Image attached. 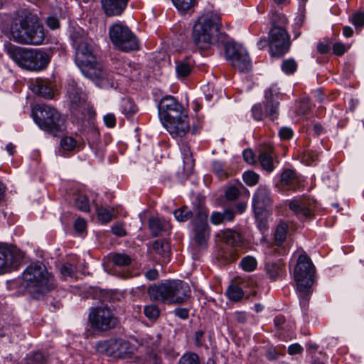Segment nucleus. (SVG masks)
<instances>
[{"label":"nucleus","mask_w":364,"mask_h":364,"mask_svg":"<svg viewBox=\"0 0 364 364\" xmlns=\"http://www.w3.org/2000/svg\"><path fill=\"white\" fill-rule=\"evenodd\" d=\"M75 48V62L84 76L92 80L102 79L105 71L98 61V48L85 35L76 31L71 34Z\"/></svg>","instance_id":"obj_1"},{"label":"nucleus","mask_w":364,"mask_h":364,"mask_svg":"<svg viewBox=\"0 0 364 364\" xmlns=\"http://www.w3.org/2000/svg\"><path fill=\"white\" fill-rule=\"evenodd\" d=\"M316 268L306 252L301 253L294 269V280L301 309L306 310L313 292Z\"/></svg>","instance_id":"obj_2"},{"label":"nucleus","mask_w":364,"mask_h":364,"mask_svg":"<svg viewBox=\"0 0 364 364\" xmlns=\"http://www.w3.org/2000/svg\"><path fill=\"white\" fill-rule=\"evenodd\" d=\"M220 26V16L215 11L203 13L193 26L192 37L194 43L202 49L216 44Z\"/></svg>","instance_id":"obj_3"},{"label":"nucleus","mask_w":364,"mask_h":364,"mask_svg":"<svg viewBox=\"0 0 364 364\" xmlns=\"http://www.w3.org/2000/svg\"><path fill=\"white\" fill-rule=\"evenodd\" d=\"M14 40L21 44L41 45L45 40L43 24L36 14H28L11 26Z\"/></svg>","instance_id":"obj_4"},{"label":"nucleus","mask_w":364,"mask_h":364,"mask_svg":"<svg viewBox=\"0 0 364 364\" xmlns=\"http://www.w3.org/2000/svg\"><path fill=\"white\" fill-rule=\"evenodd\" d=\"M150 299L164 304H182L191 295L188 284L181 280H167L159 284H153L148 288Z\"/></svg>","instance_id":"obj_5"},{"label":"nucleus","mask_w":364,"mask_h":364,"mask_svg":"<svg viewBox=\"0 0 364 364\" xmlns=\"http://www.w3.org/2000/svg\"><path fill=\"white\" fill-rule=\"evenodd\" d=\"M6 51L20 67L31 71L45 70L51 59V52L42 49H28L11 45Z\"/></svg>","instance_id":"obj_6"},{"label":"nucleus","mask_w":364,"mask_h":364,"mask_svg":"<svg viewBox=\"0 0 364 364\" xmlns=\"http://www.w3.org/2000/svg\"><path fill=\"white\" fill-rule=\"evenodd\" d=\"M53 284V277L40 262L31 263L22 273L21 286L31 294H43Z\"/></svg>","instance_id":"obj_7"},{"label":"nucleus","mask_w":364,"mask_h":364,"mask_svg":"<svg viewBox=\"0 0 364 364\" xmlns=\"http://www.w3.org/2000/svg\"><path fill=\"white\" fill-rule=\"evenodd\" d=\"M35 122L49 133L56 134L63 129L65 119L54 107L48 105H38L32 111Z\"/></svg>","instance_id":"obj_8"},{"label":"nucleus","mask_w":364,"mask_h":364,"mask_svg":"<svg viewBox=\"0 0 364 364\" xmlns=\"http://www.w3.org/2000/svg\"><path fill=\"white\" fill-rule=\"evenodd\" d=\"M109 37L114 47L122 52L129 53L139 49V41L129 26L117 21L109 28Z\"/></svg>","instance_id":"obj_9"},{"label":"nucleus","mask_w":364,"mask_h":364,"mask_svg":"<svg viewBox=\"0 0 364 364\" xmlns=\"http://www.w3.org/2000/svg\"><path fill=\"white\" fill-rule=\"evenodd\" d=\"M225 55L232 65L240 73H247L252 69V63L246 49L233 42L225 45Z\"/></svg>","instance_id":"obj_10"},{"label":"nucleus","mask_w":364,"mask_h":364,"mask_svg":"<svg viewBox=\"0 0 364 364\" xmlns=\"http://www.w3.org/2000/svg\"><path fill=\"white\" fill-rule=\"evenodd\" d=\"M268 38L271 55L279 58L289 50L291 46L290 36L286 28L272 27L269 32Z\"/></svg>","instance_id":"obj_11"},{"label":"nucleus","mask_w":364,"mask_h":364,"mask_svg":"<svg viewBox=\"0 0 364 364\" xmlns=\"http://www.w3.org/2000/svg\"><path fill=\"white\" fill-rule=\"evenodd\" d=\"M272 203L270 189L265 186H259L252 197V208L256 219L261 223L265 220Z\"/></svg>","instance_id":"obj_12"},{"label":"nucleus","mask_w":364,"mask_h":364,"mask_svg":"<svg viewBox=\"0 0 364 364\" xmlns=\"http://www.w3.org/2000/svg\"><path fill=\"white\" fill-rule=\"evenodd\" d=\"M89 321L92 328L105 331L114 327L117 318L107 306L94 308L89 314Z\"/></svg>","instance_id":"obj_13"},{"label":"nucleus","mask_w":364,"mask_h":364,"mask_svg":"<svg viewBox=\"0 0 364 364\" xmlns=\"http://www.w3.org/2000/svg\"><path fill=\"white\" fill-rule=\"evenodd\" d=\"M68 100L70 109L73 114L84 115V112L87 107L86 95L81 87H78L76 82L71 80L67 87Z\"/></svg>","instance_id":"obj_14"},{"label":"nucleus","mask_w":364,"mask_h":364,"mask_svg":"<svg viewBox=\"0 0 364 364\" xmlns=\"http://www.w3.org/2000/svg\"><path fill=\"white\" fill-rule=\"evenodd\" d=\"M158 108L159 116L162 124L187 112L183 105L170 95L165 96L160 100Z\"/></svg>","instance_id":"obj_15"},{"label":"nucleus","mask_w":364,"mask_h":364,"mask_svg":"<svg viewBox=\"0 0 364 364\" xmlns=\"http://www.w3.org/2000/svg\"><path fill=\"white\" fill-rule=\"evenodd\" d=\"M162 124L173 137H183L191 129L187 112L169 119Z\"/></svg>","instance_id":"obj_16"},{"label":"nucleus","mask_w":364,"mask_h":364,"mask_svg":"<svg viewBox=\"0 0 364 364\" xmlns=\"http://www.w3.org/2000/svg\"><path fill=\"white\" fill-rule=\"evenodd\" d=\"M289 207L298 217L309 218L315 207L314 202L309 198H295L289 202Z\"/></svg>","instance_id":"obj_17"},{"label":"nucleus","mask_w":364,"mask_h":364,"mask_svg":"<svg viewBox=\"0 0 364 364\" xmlns=\"http://www.w3.org/2000/svg\"><path fill=\"white\" fill-rule=\"evenodd\" d=\"M192 226V241L193 244L200 249L207 247L210 238V228L208 223L191 224Z\"/></svg>","instance_id":"obj_18"},{"label":"nucleus","mask_w":364,"mask_h":364,"mask_svg":"<svg viewBox=\"0 0 364 364\" xmlns=\"http://www.w3.org/2000/svg\"><path fill=\"white\" fill-rule=\"evenodd\" d=\"M127 344V342L121 339H110L98 342L96 344V349L102 354L109 356H119L122 353L121 348Z\"/></svg>","instance_id":"obj_19"},{"label":"nucleus","mask_w":364,"mask_h":364,"mask_svg":"<svg viewBox=\"0 0 364 364\" xmlns=\"http://www.w3.org/2000/svg\"><path fill=\"white\" fill-rule=\"evenodd\" d=\"M20 262L11 251L0 244V274L18 267Z\"/></svg>","instance_id":"obj_20"},{"label":"nucleus","mask_w":364,"mask_h":364,"mask_svg":"<svg viewBox=\"0 0 364 364\" xmlns=\"http://www.w3.org/2000/svg\"><path fill=\"white\" fill-rule=\"evenodd\" d=\"M111 60L113 68L118 74L129 78H133L139 75L138 65L119 58H113Z\"/></svg>","instance_id":"obj_21"},{"label":"nucleus","mask_w":364,"mask_h":364,"mask_svg":"<svg viewBox=\"0 0 364 364\" xmlns=\"http://www.w3.org/2000/svg\"><path fill=\"white\" fill-rule=\"evenodd\" d=\"M129 0H100L101 8L108 17L120 16L127 9Z\"/></svg>","instance_id":"obj_22"},{"label":"nucleus","mask_w":364,"mask_h":364,"mask_svg":"<svg viewBox=\"0 0 364 364\" xmlns=\"http://www.w3.org/2000/svg\"><path fill=\"white\" fill-rule=\"evenodd\" d=\"M191 224L208 223V211L205 203L200 199H196L192 203Z\"/></svg>","instance_id":"obj_23"},{"label":"nucleus","mask_w":364,"mask_h":364,"mask_svg":"<svg viewBox=\"0 0 364 364\" xmlns=\"http://www.w3.org/2000/svg\"><path fill=\"white\" fill-rule=\"evenodd\" d=\"M266 112L271 120H274L277 118L279 102L274 97L272 89H269L265 91Z\"/></svg>","instance_id":"obj_24"},{"label":"nucleus","mask_w":364,"mask_h":364,"mask_svg":"<svg viewBox=\"0 0 364 364\" xmlns=\"http://www.w3.org/2000/svg\"><path fill=\"white\" fill-rule=\"evenodd\" d=\"M149 227L151 235L153 237H157L162 232L168 230L170 228V225L164 219L153 217L150 218L149 220Z\"/></svg>","instance_id":"obj_25"},{"label":"nucleus","mask_w":364,"mask_h":364,"mask_svg":"<svg viewBox=\"0 0 364 364\" xmlns=\"http://www.w3.org/2000/svg\"><path fill=\"white\" fill-rule=\"evenodd\" d=\"M109 259L114 265L121 268L127 267L132 262V257L124 252L110 253Z\"/></svg>","instance_id":"obj_26"},{"label":"nucleus","mask_w":364,"mask_h":364,"mask_svg":"<svg viewBox=\"0 0 364 364\" xmlns=\"http://www.w3.org/2000/svg\"><path fill=\"white\" fill-rule=\"evenodd\" d=\"M193 63L189 58L176 62V72L178 77H186L188 76L193 69Z\"/></svg>","instance_id":"obj_27"},{"label":"nucleus","mask_w":364,"mask_h":364,"mask_svg":"<svg viewBox=\"0 0 364 364\" xmlns=\"http://www.w3.org/2000/svg\"><path fill=\"white\" fill-rule=\"evenodd\" d=\"M183 162V171L185 173H192L194 168V160L192 156L190 148L186 145H183L181 148Z\"/></svg>","instance_id":"obj_28"},{"label":"nucleus","mask_w":364,"mask_h":364,"mask_svg":"<svg viewBox=\"0 0 364 364\" xmlns=\"http://www.w3.org/2000/svg\"><path fill=\"white\" fill-rule=\"evenodd\" d=\"M235 217V213L230 210H225L223 213L213 212L210 218V222L213 225H219L223 221H231Z\"/></svg>","instance_id":"obj_29"},{"label":"nucleus","mask_w":364,"mask_h":364,"mask_svg":"<svg viewBox=\"0 0 364 364\" xmlns=\"http://www.w3.org/2000/svg\"><path fill=\"white\" fill-rule=\"evenodd\" d=\"M265 269L269 278L275 281L280 277L283 271V265L280 262H268L265 265Z\"/></svg>","instance_id":"obj_30"},{"label":"nucleus","mask_w":364,"mask_h":364,"mask_svg":"<svg viewBox=\"0 0 364 364\" xmlns=\"http://www.w3.org/2000/svg\"><path fill=\"white\" fill-rule=\"evenodd\" d=\"M262 168L267 172H272L274 168L272 155L270 151H262L258 157Z\"/></svg>","instance_id":"obj_31"},{"label":"nucleus","mask_w":364,"mask_h":364,"mask_svg":"<svg viewBox=\"0 0 364 364\" xmlns=\"http://www.w3.org/2000/svg\"><path fill=\"white\" fill-rule=\"evenodd\" d=\"M288 232V225L282 222L278 224L274 232V241L277 245L280 246L286 240Z\"/></svg>","instance_id":"obj_32"},{"label":"nucleus","mask_w":364,"mask_h":364,"mask_svg":"<svg viewBox=\"0 0 364 364\" xmlns=\"http://www.w3.org/2000/svg\"><path fill=\"white\" fill-rule=\"evenodd\" d=\"M154 251L163 257H167L170 251V245L165 240H156L152 245Z\"/></svg>","instance_id":"obj_33"},{"label":"nucleus","mask_w":364,"mask_h":364,"mask_svg":"<svg viewBox=\"0 0 364 364\" xmlns=\"http://www.w3.org/2000/svg\"><path fill=\"white\" fill-rule=\"evenodd\" d=\"M33 91L38 95L45 98H51L53 97V92L50 87L43 82H36L33 85Z\"/></svg>","instance_id":"obj_34"},{"label":"nucleus","mask_w":364,"mask_h":364,"mask_svg":"<svg viewBox=\"0 0 364 364\" xmlns=\"http://www.w3.org/2000/svg\"><path fill=\"white\" fill-rule=\"evenodd\" d=\"M298 63L292 58L285 59L281 64V69L286 75H293L297 70Z\"/></svg>","instance_id":"obj_35"},{"label":"nucleus","mask_w":364,"mask_h":364,"mask_svg":"<svg viewBox=\"0 0 364 364\" xmlns=\"http://www.w3.org/2000/svg\"><path fill=\"white\" fill-rule=\"evenodd\" d=\"M224 242L231 246H237L241 242L240 235L233 230H228L223 235Z\"/></svg>","instance_id":"obj_36"},{"label":"nucleus","mask_w":364,"mask_h":364,"mask_svg":"<svg viewBox=\"0 0 364 364\" xmlns=\"http://www.w3.org/2000/svg\"><path fill=\"white\" fill-rule=\"evenodd\" d=\"M226 294L228 297L234 301H238L244 296V292L242 288L235 284L230 285L228 288Z\"/></svg>","instance_id":"obj_37"},{"label":"nucleus","mask_w":364,"mask_h":364,"mask_svg":"<svg viewBox=\"0 0 364 364\" xmlns=\"http://www.w3.org/2000/svg\"><path fill=\"white\" fill-rule=\"evenodd\" d=\"M122 112L127 117H131L137 111V108L134 102L129 99H124L121 104Z\"/></svg>","instance_id":"obj_38"},{"label":"nucleus","mask_w":364,"mask_h":364,"mask_svg":"<svg viewBox=\"0 0 364 364\" xmlns=\"http://www.w3.org/2000/svg\"><path fill=\"white\" fill-rule=\"evenodd\" d=\"M272 27H279L281 28H286L287 24V19L286 16L279 12H272L271 15Z\"/></svg>","instance_id":"obj_39"},{"label":"nucleus","mask_w":364,"mask_h":364,"mask_svg":"<svg viewBox=\"0 0 364 364\" xmlns=\"http://www.w3.org/2000/svg\"><path fill=\"white\" fill-rule=\"evenodd\" d=\"M297 181L296 173L291 169H287L283 171L281 176V182L284 185L291 186Z\"/></svg>","instance_id":"obj_40"},{"label":"nucleus","mask_w":364,"mask_h":364,"mask_svg":"<svg viewBox=\"0 0 364 364\" xmlns=\"http://www.w3.org/2000/svg\"><path fill=\"white\" fill-rule=\"evenodd\" d=\"M171 1L178 10L187 11L197 4L198 0H171Z\"/></svg>","instance_id":"obj_41"},{"label":"nucleus","mask_w":364,"mask_h":364,"mask_svg":"<svg viewBox=\"0 0 364 364\" xmlns=\"http://www.w3.org/2000/svg\"><path fill=\"white\" fill-rule=\"evenodd\" d=\"M175 218L179 222H185L191 218V212L187 206L180 208L173 212Z\"/></svg>","instance_id":"obj_42"},{"label":"nucleus","mask_w":364,"mask_h":364,"mask_svg":"<svg viewBox=\"0 0 364 364\" xmlns=\"http://www.w3.org/2000/svg\"><path fill=\"white\" fill-rule=\"evenodd\" d=\"M257 260L252 256L245 257L240 262V267L245 272H252L257 267Z\"/></svg>","instance_id":"obj_43"},{"label":"nucleus","mask_w":364,"mask_h":364,"mask_svg":"<svg viewBox=\"0 0 364 364\" xmlns=\"http://www.w3.org/2000/svg\"><path fill=\"white\" fill-rule=\"evenodd\" d=\"M144 314L149 320H155L160 315V310L156 304H148L144 308Z\"/></svg>","instance_id":"obj_44"},{"label":"nucleus","mask_w":364,"mask_h":364,"mask_svg":"<svg viewBox=\"0 0 364 364\" xmlns=\"http://www.w3.org/2000/svg\"><path fill=\"white\" fill-rule=\"evenodd\" d=\"M75 205L82 212L87 213L90 210L89 199L85 195H79L75 200Z\"/></svg>","instance_id":"obj_45"},{"label":"nucleus","mask_w":364,"mask_h":364,"mask_svg":"<svg viewBox=\"0 0 364 364\" xmlns=\"http://www.w3.org/2000/svg\"><path fill=\"white\" fill-rule=\"evenodd\" d=\"M60 146L63 151H72L77 146V141L71 136H64L60 139Z\"/></svg>","instance_id":"obj_46"},{"label":"nucleus","mask_w":364,"mask_h":364,"mask_svg":"<svg viewBox=\"0 0 364 364\" xmlns=\"http://www.w3.org/2000/svg\"><path fill=\"white\" fill-rule=\"evenodd\" d=\"M259 176L252 171H247L243 173L242 179L249 186H255L259 181Z\"/></svg>","instance_id":"obj_47"},{"label":"nucleus","mask_w":364,"mask_h":364,"mask_svg":"<svg viewBox=\"0 0 364 364\" xmlns=\"http://www.w3.org/2000/svg\"><path fill=\"white\" fill-rule=\"evenodd\" d=\"M179 364H200L199 357L196 353L188 352L183 354L179 360Z\"/></svg>","instance_id":"obj_48"},{"label":"nucleus","mask_w":364,"mask_h":364,"mask_svg":"<svg viewBox=\"0 0 364 364\" xmlns=\"http://www.w3.org/2000/svg\"><path fill=\"white\" fill-rule=\"evenodd\" d=\"M213 171L218 176V178L223 179L227 177V172L225 169L224 164L219 161H214L212 163Z\"/></svg>","instance_id":"obj_49"},{"label":"nucleus","mask_w":364,"mask_h":364,"mask_svg":"<svg viewBox=\"0 0 364 364\" xmlns=\"http://www.w3.org/2000/svg\"><path fill=\"white\" fill-rule=\"evenodd\" d=\"M97 214L99 220L103 223H109L112 219V213L104 207L97 208Z\"/></svg>","instance_id":"obj_50"},{"label":"nucleus","mask_w":364,"mask_h":364,"mask_svg":"<svg viewBox=\"0 0 364 364\" xmlns=\"http://www.w3.org/2000/svg\"><path fill=\"white\" fill-rule=\"evenodd\" d=\"M350 21L357 29L364 26V13L358 11L350 17Z\"/></svg>","instance_id":"obj_51"},{"label":"nucleus","mask_w":364,"mask_h":364,"mask_svg":"<svg viewBox=\"0 0 364 364\" xmlns=\"http://www.w3.org/2000/svg\"><path fill=\"white\" fill-rule=\"evenodd\" d=\"M350 48L349 45H345L341 42H337L333 45V52L336 55H343Z\"/></svg>","instance_id":"obj_52"},{"label":"nucleus","mask_w":364,"mask_h":364,"mask_svg":"<svg viewBox=\"0 0 364 364\" xmlns=\"http://www.w3.org/2000/svg\"><path fill=\"white\" fill-rule=\"evenodd\" d=\"M60 270L61 274L64 277H73L75 272V267L70 263H66L63 264L60 267Z\"/></svg>","instance_id":"obj_53"},{"label":"nucleus","mask_w":364,"mask_h":364,"mask_svg":"<svg viewBox=\"0 0 364 364\" xmlns=\"http://www.w3.org/2000/svg\"><path fill=\"white\" fill-rule=\"evenodd\" d=\"M112 232L118 237H124L127 235V231L122 223H116L111 228Z\"/></svg>","instance_id":"obj_54"},{"label":"nucleus","mask_w":364,"mask_h":364,"mask_svg":"<svg viewBox=\"0 0 364 364\" xmlns=\"http://www.w3.org/2000/svg\"><path fill=\"white\" fill-rule=\"evenodd\" d=\"M240 194V191L235 186L228 187L225 191V197L228 200H235Z\"/></svg>","instance_id":"obj_55"},{"label":"nucleus","mask_w":364,"mask_h":364,"mask_svg":"<svg viewBox=\"0 0 364 364\" xmlns=\"http://www.w3.org/2000/svg\"><path fill=\"white\" fill-rule=\"evenodd\" d=\"M252 113L255 120H261L264 117L261 104L255 105L252 108Z\"/></svg>","instance_id":"obj_56"},{"label":"nucleus","mask_w":364,"mask_h":364,"mask_svg":"<svg viewBox=\"0 0 364 364\" xmlns=\"http://www.w3.org/2000/svg\"><path fill=\"white\" fill-rule=\"evenodd\" d=\"M46 25L52 30L60 28V23L59 19L54 16H50L47 18Z\"/></svg>","instance_id":"obj_57"},{"label":"nucleus","mask_w":364,"mask_h":364,"mask_svg":"<svg viewBox=\"0 0 364 364\" xmlns=\"http://www.w3.org/2000/svg\"><path fill=\"white\" fill-rule=\"evenodd\" d=\"M279 135L282 139H289L293 136V131L289 127H282L279 131Z\"/></svg>","instance_id":"obj_58"},{"label":"nucleus","mask_w":364,"mask_h":364,"mask_svg":"<svg viewBox=\"0 0 364 364\" xmlns=\"http://www.w3.org/2000/svg\"><path fill=\"white\" fill-rule=\"evenodd\" d=\"M104 122L109 128H113L116 124V117L114 114L109 113L104 116Z\"/></svg>","instance_id":"obj_59"},{"label":"nucleus","mask_w":364,"mask_h":364,"mask_svg":"<svg viewBox=\"0 0 364 364\" xmlns=\"http://www.w3.org/2000/svg\"><path fill=\"white\" fill-rule=\"evenodd\" d=\"M242 155H243L244 160L247 163H248L249 164H255V155H254L253 151L251 149H245L243 151Z\"/></svg>","instance_id":"obj_60"},{"label":"nucleus","mask_w":364,"mask_h":364,"mask_svg":"<svg viewBox=\"0 0 364 364\" xmlns=\"http://www.w3.org/2000/svg\"><path fill=\"white\" fill-rule=\"evenodd\" d=\"M86 221L82 218H78L74 223L75 230L78 232H83L86 229Z\"/></svg>","instance_id":"obj_61"},{"label":"nucleus","mask_w":364,"mask_h":364,"mask_svg":"<svg viewBox=\"0 0 364 364\" xmlns=\"http://www.w3.org/2000/svg\"><path fill=\"white\" fill-rule=\"evenodd\" d=\"M302 350L303 348L298 343L291 344L288 348V353L290 355L301 353Z\"/></svg>","instance_id":"obj_62"},{"label":"nucleus","mask_w":364,"mask_h":364,"mask_svg":"<svg viewBox=\"0 0 364 364\" xmlns=\"http://www.w3.org/2000/svg\"><path fill=\"white\" fill-rule=\"evenodd\" d=\"M145 277L149 281L156 280L159 277V272L156 269H150L145 272Z\"/></svg>","instance_id":"obj_63"},{"label":"nucleus","mask_w":364,"mask_h":364,"mask_svg":"<svg viewBox=\"0 0 364 364\" xmlns=\"http://www.w3.org/2000/svg\"><path fill=\"white\" fill-rule=\"evenodd\" d=\"M174 314L180 318L186 319L188 317V311L186 309L177 308L174 310Z\"/></svg>","instance_id":"obj_64"}]
</instances>
